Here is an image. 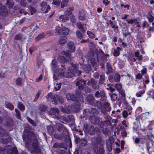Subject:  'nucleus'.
Returning a JSON list of instances; mask_svg holds the SVG:
<instances>
[{
    "mask_svg": "<svg viewBox=\"0 0 154 154\" xmlns=\"http://www.w3.org/2000/svg\"><path fill=\"white\" fill-rule=\"evenodd\" d=\"M81 90H76L75 91V94L78 97H79L80 98V100L82 102H84V99L83 96L81 95Z\"/></svg>",
    "mask_w": 154,
    "mask_h": 154,
    "instance_id": "7c9ffc66",
    "label": "nucleus"
},
{
    "mask_svg": "<svg viewBox=\"0 0 154 154\" xmlns=\"http://www.w3.org/2000/svg\"><path fill=\"white\" fill-rule=\"evenodd\" d=\"M6 133V131L0 126V137H2L4 136Z\"/></svg>",
    "mask_w": 154,
    "mask_h": 154,
    "instance_id": "5fc2aeb1",
    "label": "nucleus"
},
{
    "mask_svg": "<svg viewBox=\"0 0 154 154\" xmlns=\"http://www.w3.org/2000/svg\"><path fill=\"white\" fill-rule=\"evenodd\" d=\"M122 49V48L119 47H117V49H114L113 55L115 57H117L120 54L119 51Z\"/></svg>",
    "mask_w": 154,
    "mask_h": 154,
    "instance_id": "c9c22d12",
    "label": "nucleus"
},
{
    "mask_svg": "<svg viewBox=\"0 0 154 154\" xmlns=\"http://www.w3.org/2000/svg\"><path fill=\"white\" fill-rule=\"evenodd\" d=\"M26 119L28 122L33 126H35L36 124L35 122L29 117H27Z\"/></svg>",
    "mask_w": 154,
    "mask_h": 154,
    "instance_id": "680f3d73",
    "label": "nucleus"
},
{
    "mask_svg": "<svg viewBox=\"0 0 154 154\" xmlns=\"http://www.w3.org/2000/svg\"><path fill=\"white\" fill-rule=\"evenodd\" d=\"M45 33L44 32L38 34L35 38V41L37 42L40 39L45 37Z\"/></svg>",
    "mask_w": 154,
    "mask_h": 154,
    "instance_id": "c756f323",
    "label": "nucleus"
},
{
    "mask_svg": "<svg viewBox=\"0 0 154 154\" xmlns=\"http://www.w3.org/2000/svg\"><path fill=\"white\" fill-rule=\"evenodd\" d=\"M57 60L60 63H66L69 61L68 59L64 56H60L57 58Z\"/></svg>",
    "mask_w": 154,
    "mask_h": 154,
    "instance_id": "a878e982",
    "label": "nucleus"
},
{
    "mask_svg": "<svg viewBox=\"0 0 154 154\" xmlns=\"http://www.w3.org/2000/svg\"><path fill=\"white\" fill-rule=\"evenodd\" d=\"M41 9L42 11L45 13H47L51 9L50 6L47 5L46 2H42L40 5Z\"/></svg>",
    "mask_w": 154,
    "mask_h": 154,
    "instance_id": "9d476101",
    "label": "nucleus"
},
{
    "mask_svg": "<svg viewBox=\"0 0 154 154\" xmlns=\"http://www.w3.org/2000/svg\"><path fill=\"white\" fill-rule=\"evenodd\" d=\"M80 146H84L87 144V142L85 139H82L80 140Z\"/></svg>",
    "mask_w": 154,
    "mask_h": 154,
    "instance_id": "8fccbe9b",
    "label": "nucleus"
},
{
    "mask_svg": "<svg viewBox=\"0 0 154 154\" xmlns=\"http://www.w3.org/2000/svg\"><path fill=\"white\" fill-rule=\"evenodd\" d=\"M137 20L136 18H134L133 19H129L126 20L127 23L129 24L136 23H137Z\"/></svg>",
    "mask_w": 154,
    "mask_h": 154,
    "instance_id": "79ce46f5",
    "label": "nucleus"
},
{
    "mask_svg": "<svg viewBox=\"0 0 154 154\" xmlns=\"http://www.w3.org/2000/svg\"><path fill=\"white\" fill-rule=\"evenodd\" d=\"M86 81L83 79H81L77 81L75 84L76 86H78V88L80 90H82L84 88V85L86 84Z\"/></svg>",
    "mask_w": 154,
    "mask_h": 154,
    "instance_id": "f8f14e48",
    "label": "nucleus"
},
{
    "mask_svg": "<svg viewBox=\"0 0 154 154\" xmlns=\"http://www.w3.org/2000/svg\"><path fill=\"white\" fill-rule=\"evenodd\" d=\"M5 107L10 110H12L14 108V105L9 103H7Z\"/></svg>",
    "mask_w": 154,
    "mask_h": 154,
    "instance_id": "a18cd8bd",
    "label": "nucleus"
},
{
    "mask_svg": "<svg viewBox=\"0 0 154 154\" xmlns=\"http://www.w3.org/2000/svg\"><path fill=\"white\" fill-rule=\"evenodd\" d=\"M68 51L71 53H73L75 51V47L74 43L72 42H69L67 43Z\"/></svg>",
    "mask_w": 154,
    "mask_h": 154,
    "instance_id": "f3484780",
    "label": "nucleus"
},
{
    "mask_svg": "<svg viewBox=\"0 0 154 154\" xmlns=\"http://www.w3.org/2000/svg\"><path fill=\"white\" fill-rule=\"evenodd\" d=\"M71 108L73 111L78 112L80 109V106L77 104H73L71 106Z\"/></svg>",
    "mask_w": 154,
    "mask_h": 154,
    "instance_id": "cd10ccee",
    "label": "nucleus"
},
{
    "mask_svg": "<svg viewBox=\"0 0 154 154\" xmlns=\"http://www.w3.org/2000/svg\"><path fill=\"white\" fill-rule=\"evenodd\" d=\"M123 37H126L128 35H131V33L129 32L128 30H125L122 32Z\"/></svg>",
    "mask_w": 154,
    "mask_h": 154,
    "instance_id": "69168bd1",
    "label": "nucleus"
},
{
    "mask_svg": "<svg viewBox=\"0 0 154 154\" xmlns=\"http://www.w3.org/2000/svg\"><path fill=\"white\" fill-rule=\"evenodd\" d=\"M129 111L127 110H124L122 113V115L123 117L125 118H126L128 115H130L129 114Z\"/></svg>",
    "mask_w": 154,
    "mask_h": 154,
    "instance_id": "3c124183",
    "label": "nucleus"
},
{
    "mask_svg": "<svg viewBox=\"0 0 154 154\" xmlns=\"http://www.w3.org/2000/svg\"><path fill=\"white\" fill-rule=\"evenodd\" d=\"M69 32V29L68 28L64 27L63 29V30H62V35H67L68 34Z\"/></svg>",
    "mask_w": 154,
    "mask_h": 154,
    "instance_id": "de8ad7c7",
    "label": "nucleus"
},
{
    "mask_svg": "<svg viewBox=\"0 0 154 154\" xmlns=\"http://www.w3.org/2000/svg\"><path fill=\"white\" fill-rule=\"evenodd\" d=\"M123 106L124 107V109L126 110L129 111V115H131L132 112L133 108L128 103V101L125 100V99L124 100V101L122 102Z\"/></svg>",
    "mask_w": 154,
    "mask_h": 154,
    "instance_id": "6e6552de",
    "label": "nucleus"
},
{
    "mask_svg": "<svg viewBox=\"0 0 154 154\" xmlns=\"http://www.w3.org/2000/svg\"><path fill=\"white\" fill-rule=\"evenodd\" d=\"M15 82L17 85H20L22 84V79L21 78H18L16 79Z\"/></svg>",
    "mask_w": 154,
    "mask_h": 154,
    "instance_id": "6e6d98bb",
    "label": "nucleus"
},
{
    "mask_svg": "<svg viewBox=\"0 0 154 154\" xmlns=\"http://www.w3.org/2000/svg\"><path fill=\"white\" fill-rule=\"evenodd\" d=\"M71 64L72 66L73 67L74 70H75V72L78 75H80L82 71L78 70V66H79L78 64H74L72 62Z\"/></svg>",
    "mask_w": 154,
    "mask_h": 154,
    "instance_id": "6ab92c4d",
    "label": "nucleus"
},
{
    "mask_svg": "<svg viewBox=\"0 0 154 154\" xmlns=\"http://www.w3.org/2000/svg\"><path fill=\"white\" fill-rule=\"evenodd\" d=\"M74 10V8L73 7H69L65 11V13L66 15L68 16L71 15L72 13V11Z\"/></svg>",
    "mask_w": 154,
    "mask_h": 154,
    "instance_id": "f704fd0d",
    "label": "nucleus"
},
{
    "mask_svg": "<svg viewBox=\"0 0 154 154\" xmlns=\"http://www.w3.org/2000/svg\"><path fill=\"white\" fill-rule=\"evenodd\" d=\"M33 142L32 144V146L34 150H32V153H37L39 152L40 151V149L39 148V145L38 141L37 139L33 141Z\"/></svg>",
    "mask_w": 154,
    "mask_h": 154,
    "instance_id": "39448f33",
    "label": "nucleus"
},
{
    "mask_svg": "<svg viewBox=\"0 0 154 154\" xmlns=\"http://www.w3.org/2000/svg\"><path fill=\"white\" fill-rule=\"evenodd\" d=\"M29 13L31 15H32L33 14L35 13L36 11L35 9L33 7H30L29 9Z\"/></svg>",
    "mask_w": 154,
    "mask_h": 154,
    "instance_id": "e2e57ef3",
    "label": "nucleus"
},
{
    "mask_svg": "<svg viewBox=\"0 0 154 154\" xmlns=\"http://www.w3.org/2000/svg\"><path fill=\"white\" fill-rule=\"evenodd\" d=\"M146 17L148 19L149 22L150 23L152 22L153 20L154 17L151 14L149 16H147Z\"/></svg>",
    "mask_w": 154,
    "mask_h": 154,
    "instance_id": "338daca9",
    "label": "nucleus"
},
{
    "mask_svg": "<svg viewBox=\"0 0 154 154\" xmlns=\"http://www.w3.org/2000/svg\"><path fill=\"white\" fill-rule=\"evenodd\" d=\"M51 63L52 69H54V70L56 69L57 64V60L56 59H53Z\"/></svg>",
    "mask_w": 154,
    "mask_h": 154,
    "instance_id": "72a5a7b5",
    "label": "nucleus"
},
{
    "mask_svg": "<svg viewBox=\"0 0 154 154\" xmlns=\"http://www.w3.org/2000/svg\"><path fill=\"white\" fill-rule=\"evenodd\" d=\"M106 24L107 25L109 24L112 28H115V26L117 25V23L115 21L113 22L111 20H110L108 23H106Z\"/></svg>",
    "mask_w": 154,
    "mask_h": 154,
    "instance_id": "49530a36",
    "label": "nucleus"
},
{
    "mask_svg": "<svg viewBox=\"0 0 154 154\" xmlns=\"http://www.w3.org/2000/svg\"><path fill=\"white\" fill-rule=\"evenodd\" d=\"M61 119L66 122H70L74 120V117L73 115H69L63 116Z\"/></svg>",
    "mask_w": 154,
    "mask_h": 154,
    "instance_id": "dca6fc26",
    "label": "nucleus"
},
{
    "mask_svg": "<svg viewBox=\"0 0 154 154\" xmlns=\"http://www.w3.org/2000/svg\"><path fill=\"white\" fill-rule=\"evenodd\" d=\"M87 85L89 86L91 85L92 88L95 89H98L99 88V85L96 81L94 79H91V81H88L87 83Z\"/></svg>",
    "mask_w": 154,
    "mask_h": 154,
    "instance_id": "4468645a",
    "label": "nucleus"
},
{
    "mask_svg": "<svg viewBox=\"0 0 154 154\" xmlns=\"http://www.w3.org/2000/svg\"><path fill=\"white\" fill-rule=\"evenodd\" d=\"M119 94L121 95L122 97L123 98L122 99V100L123 102L124 101V100L125 99V100H126L125 91L123 90H122L119 91Z\"/></svg>",
    "mask_w": 154,
    "mask_h": 154,
    "instance_id": "09e8293b",
    "label": "nucleus"
},
{
    "mask_svg": "<svg viewBox=\"0 0 154 154\" xmlns=\"http://www.w3.org/2000/svg\"><path fill=\"white\" fill-rule=\"evenodd\" d=\"M145 93V90L143 89L137 92L136 94V95L137 97H142Z\"/></svg>",
    "mask_w": 154,
    "mask_h": 154,
    "instance_id": "ea45409f",
    "label": "nucleus"
},
{
    "mask_svg": "<svg viewBox=\"0 0 154 154\" xmlns=\"http://www.w3.org/2000/svg\"><path fill=\"white\" fill-rule=\"evenodd\" d=\"M106 122V121H104V122L101 121V120H100V121L97 124V125H98V126L100 128H103L104 127V123H105Z\"/></svg>",
    "mask_w": 154,
    "mask_h": 154,
    "instance_id": "4d7b16f0",
    "label": "nucleus"
},
{
    "mask_svg": "<svg viewBox=\"0 0 154 154\" xmlns=\"http://www.w3.org/2000/svg\"><path fill=\"white\" fill-rule=\"evenodd\" d=\"M79 18L80 20L82 21L86 20V22H88L87 19L86 18L85 15L81 12H80L79 13Z\"/></svg>",
    "mask_w": 154,
    "mask_h": 154,
    "instance_id": "473e14b6",
    "label": "nucleus"
},
{
    "mask_svg": "<svg viewBox=\"0 0 154 154\" xmlns=\"http://www.w3.org/2000/svg\"><path fill=\"white\" fill-rule=\"evenodd\" d=\"M106 122V121H104V122L101 121V120H100V121L97 124V125H98V126L100 128H103L104 127V123H105Z\"/></svg>",
    "mask_w": 154,
    "mask_h": 154,
    "instance_id": "13d9d810",
    "label": "nucleus"
},
{
    "mask_svg": "<svg viewBox=\"0 0 154 154\" xmlns=\"http://www.w3.org/2000/svg\"><path fill=\"white\" fill-rule=\"evenodd\" d=\"M95 96L97 97H99L100 96L101 97L102 96V95L103 97L104 96V97H106L105 93L102 91L100 92V94L99 91H97L95 93Z\"/></svg>",
    "mask_w": 154,
    "mask_h": 154,
    "instance_id": "a19ab883",
    "label": "nucleus"
},
{
    "mask_svg": "<svg viewBox=\"0 0 154 154\" xmlns=\"http://www.w3.org/2000/svg\"><path fill=\"white\" fill-rule=\"evenodd\" d=\"M8 154H18V151L17 147L14 146L11 149H8L7 151Z\"/></svg>",
    "mask_w": 154,
    "mask_h": 154,
    "instance_id": "5701e85b",
    "label": "nucleus"
},
{
    "mask_svg": "<svg viewBox=\"0 0 154 154\" xmlns=\"http://www.w3.org/2000/svg\"><path fill=\"white\" fill-rule=\"evenodd\" d=\"M53 147L54 148H63L65 149H66L67 148L65 147L64 143H59L57 142L55 143L53 145Z\"/></svg>",
    "mask_w": 154,
    "mask_h": 154,
    "instance_id": "aec40b11",
    "label": "nucleus"
},
{
    "mask_svg": "<svg viewBox=\"0 0 154 154\" xmlns=\"http://www.w3.org/2000/svg\"><path fill=\"white\" fill-rule=\"evenodd\" d=\"M106 69H107L106 74H108L113 73V70L112 65L110 63L106 62Z\"/></svg>",
    "mask_w": 154,
    "mask_h": 154,
    "instance_id": "bb28decb",
    "label": "nucleus"
},
{
    "mask_svg": "<svg viewBox=\"0 0 154 154\" xmlns=\"http://www.w3.org/2000/svg\"><path fill=\"white\" fill-rule=\"evenodd\" d=\"M87 34L88 35L89 37L91 38H95V35L91 31H87Z\"/></svg>",
    "mask_w": 154,
    "mask_h": 154,
    "instance_id": "0e129e2a",
    "label": "nucleus"
},
{
    "mask_svg": "<svg viewBox=\"0 0 154 154\" xmlns=\"http://www.w3.org/2000/svg\"><path fill=\"white\" fill-rule=\"evenodd\" d=\"M77 26L79 29L81 30L82 32L83 33H84L85 32L86 30L84 29V27L82 25V24L80 23H78L76 24Z\"/></svg>",
    "mask_w": 154,
    "mask_h": 154,
    "instance_id": "2f4dec72",
    "label": "nucleus"
},
{
    "mask_svg": "<svg viewBox=\"0 0 154 154\" xmlns=\"http://www.w3.org/2000/svg\"><path fill=\"white\" fill-rule=\"evenodd\" d=\"M18 108L21 111H23L25 109V107L24 105L21 104L19 102L18 104Z\"/></svg>",
    "mask_w": 154,
    "mask_h": 154,
    "instance_id": "864d4df0",
    "label": "nucleus"
},
{
    "mask_svg": "<svg viewBox=\"0 0 154 154\" xmlns=\"http://www.w3.org/2000/svg\"><path fill=\"white\" fill-rule=\"evenodd\" d=\"M6 7L4 6H0V18L1 17H4L6 15L7 13L6 12Z\"/></svg>",
    "mask_w": 154,
    "mask_h": 154,
    "instance_id": "4be33fe9",
    "label": "nucleus"
},
{
    "mask_svg": "<svg viewBox=\"0 0 154 154\" xmlns=\"http://www.w3.org/2000/svg\"><path fill=\"white\" fill-rule=\"evenodd\" d=\"M111 109L110 104L106 102V126H110L112 125L111 120L112 118L107 115V112H109Z\"/></svg>",
    "mask_w": 154,
    "mask_h": 154,
    "instance_id": "423d86ee",
    "label": "nucleus"
},
{
    "mask_svg": "<svg viewBox=\"0 0 154 154\" xmlns=\"http://www.w3.org/2000/svg\"><path fill=\"white\" fill-rule=\"evenodd\" d=\"M67 42V38L66 36H61L58 42L59 45H63L66 43Z\"/></svg>",
    "mask_w": 154,
    "mask_h": 154,
    "instance_id": "393cba45",
    "label": "nucleus"
},
{
    "mask_svg": "<svg viewBox=\"0 0 154 154\" xmlns=\"http://www.w3.org/2000/svg\"><path fill=\"white\" fill-rule=\"evenodd\" d=\"M114 82H117L120 81V75L118 73H116L114 76Z\"/></svg>",
    "mask_w": 154,
    "mask_h": 154,
    "instance_id": "37998d69",
    "label": "nucleus"
},
{
    "mask_svg": "<svg viewBox=\"0 0 154 154\" xmlns=\"http://www.w3.org/2000/svg\"><path fill=\"white\" fill-rule=\"evenodd\" d=\"M59 112L60 111L58 109L56 108H53L51 109L50 113V114L55 115L56 117H57Z\"/></svg>",
    "mask_w": 154,
    "mask_h": 154,
    "instance_id": "b1692460",
    "label": "nucleus"
},
{
    "mask_svg": "<svg viewBox=\"0 0 154 154\" xmlns=\"http://www.w3.org/2000/svg\"><path fill=\"white\" fill-rule=\"evenodd\" d=\"M56 127L58 131L60 132L63 130V132L64 133L68 134V129H66L63 125L59 123H57L56 124Z\"/></svg>",
    "mask_w": 154,
    "mask_h": 154,
    "instance_id": "9b49d317",
    "label": "nucleus"
},
{
    "mask_svg": "<svg viewBox=\"0 0 154 154\" xmlns=\"http://www.w3.org/2000/svg\"><path fill=\"white\" fill-rule=\"evenodd\" d=\"M101 119L97 116H95L94 118V122L93 123L95 125H97Z\"/></svg>",
    "mask_w": 154,
    "mask_h": 154,
    "instance_id": "774afa93",
    "label": "nucleus"
},
{
    "mask_svg": "<svg viewBox=\"0 0 154 154\" xmlns=\"http://www.w3.org/2000/svg\"><path fill=\"white\" fill-rule=\"evenodd\" d=\"M6 5L9 8H12L14 6V2L12 0H7Z\"/></svg>",
    "mask_w": 154,
    "mask_h": 154,
    "instance_id": "c03bdc74",
    "label": "nucleus"
},
{
    "mask_svg": "<svg viewBox=\"0 0 154 154\" xmlns=\"http://www.w3.org/2000/svg\"><path fill=\"white\" fill-rule=\"evenodd\" d=\"M102 141V139L101 137L100 136L97 137L95 139L94 143L93 146L103 145L101 143Z\"/></svg>",
    "mask_w": 154,
    "mask_h": 154,
    "instance_id": "a211bd4d",
    "label": "nucleus"
},
{
    "mask_svg": "<svg viewBox=\"0 0 154 154\" xmlns=\"http://www.w3.org/2000/svg\"><path fill=\"white\" fill-rule=\"evenodd\" d=\"M63 53L64 55L66 56V57H68V58H70L71 56V52H69L68 51H63Z\"/></svg>",
    "mask_w": 154,
    "mask_h": 154,
    "instance_id": "052dcab7",
    "label": "nucleus"
},
{
    "mask_svg": "<svg viewBox=\"0 0 154 154\" xmlns=\"http://www.w3.org/2000/svg\"><path fill=\"white\" fill-rule=\"evenodd\" d=\"M93 105L101 109L103 114H106V97L102 96L100 101H95Z\"/></svg>",
    "mask_w": 154,
    "mask_h": 154,
    "instance_id": "f257e3e1",
    "label": "nucleus"
},
{
    "mask_svg": "<svg viewBox=\"0 0 154 154\" xmlns=\"http://www.w3.org/2000/svg\"><path fill=\"white\" fill-rule=\"evenodd\" d=\"M100 130L97 128H94L93 125H91L87 133H89V134L94 135L95 132L100 133Z\"/></svg>",
    "mask_w": 154,
    "mask_h": 154,
    "instance_id": "ddd939ff",
    "label": "nucleus"
},
{
    "mask_svg": "<svg viewBox=\"0 0 154 154\" xmlns=\"http://www.w3.org/2000/svg\"><path fill=\"white\" fill-rule=\"evenodd\" d=\"M111 93H109V95L110 96L111 100L112 101H115L117 99L118 101L119 100V98L117 99V96L116 94L115 93H113L111 95H110Z\"/></svg>",
    "mask_w": 154,
    "mask_h": 154,
    "instance_id": "58836bf2",
    "label": "nucleus"
},
{
    "mask_svg": "<svg viewBox=\"0 0 154 154\" xmlns=\"http://www.w3.org/2000/svg\"><path fill=\"white\" fill-rule=\"evenodd\" d=\"M25 136L27 137V139L30 141H32L37 139L34 133L29 130H26L25 131Z\"/></svg>",
    "mask_w": 154,
    "mask_h": 154,
    "instance_id": "7ed1b4c3",
    "label": "nucleus"
},
{
    "mask_svg": "<svg viewBox=\"0 0 154 154\" xmlns=\"http://www.w3.org/2000/svg\"><path fill=\"white\" fill-rule=\"evenodd\" d=\"M86 100L88 103L91 105H93L95 101L94 98L91 95H88L87 96Z\"/></svg>",
    "mask_w": 154,
    "mask_h": 154,
    "instance_id": "412c9836",
    "label": "nucleus"
},
{
    "mask_svg": "<svg viewBox=\"0 0 154 154\" xmlns=\"http://www.w3.org/2000/svg\"><path fill=\"white\" fill-rule=\"evenodd\" d=\"M62 29L60 27L58 26L56 27V31L55 33L56 34L58 35H62Z\"/></svg>",
    "mask_w": 154,
    "mask_h": 154,
    "instance_id": "e433bc0d",
    "label": "nucleus"
},
{
    "mask_svg": "<svg viewBox=\"0 0 154 154\" xmlns=\"http://www.w3.org/2000/svg\"><path fill=\"white\" fill-rule=\"evenodd\" d=\"M114 143V139L113 137H110L108 141L106 140V149L109 152L112 151Z\"/></svg>",
    "mask_w": 154,
    "mask_h": 154,
    "instance_id": "1a4fd4ad",
    "label": "nucleus"
},
{
    "mask_svg": "<svg viewBox=\"0 0 154 154\" xmlns=\"http://www.w3.org/2000/svg\"><path fill=\"white\" fill-rule=\"evenodd\" d=\"M59 18L60 21L63 22H66L69 19L68 17L66 15H60L59 17Z\"/></svg>",
    "mask_w": 154,
    "mask_h": 154,
    "instance_id": "c85d7f7f",
    "label": "nucleus"
},
{
    "mask_svg": "<svg viewBox=\"0 0 154 154\" xmlns=\"http://www.w3.org/2000/svg\"><path fill=\"white\" fill-rule=\"evenodd\" d=\"M14 124V121L11 117H8L4 123L5 127L9 129L10 131L12 130Z\"/></svg>",
    "mask_w": 154,
    "mask_h": 154,
    "instance_id": "f03ea898",
    "label": "nucleus"
},
{
    "mask_svg": "<svg viewBox=\"0 0 154 154\" xmlns=\"http://www.w3.org/2000/svg\"><path fill=\"white\" fill-rule=\"evenodd\" d=\"M94 152L96 154H103L104 149L103 145L93 146Z\"/></svg>",
    "mask_w": 154,
    "mask_h": 154,
    "instance_id": "0eeeda50",
    "label": "nucleus"
},
{
    "mask_svg": "<svg viewBox=\"0 0 154 154\" xmlns=\"http://www.w3.org/2000/svg\"><path fill=\"white\" fill-rule=\"evenodd\" d=\"M48 106L46 105H41L39 107V109L42 112H45L47 110Z\"/></svg>",
    "mask_w": 154,
    "mask_h": 154,
    "instance_id": "4c0bfd02",
    "label": "nucleus"
},
{
    "mask_svg": "<svg viewBox=\"0 0 154 154\" xmlns=\"http://www.w3.org/2000/svg\"><path fill=\"white\" fill-rule=\"evenodd\" d=\"M105 78L104 75H101L100 76L99 81V83L100 84H103L105 82Z\"/></svg>",
    "mask_w": 154,
    "mask_h": 154,
    "instance_id": "603ef678",
    "label": "nucleus"
},
{
    "mask_svg": "<svg viewBox=\"0 0 154 154\" xmlns=\"http://www.w3.org/2000/svg\"><path fill=\"white\" fill-rule=\"evenodd\" d=\"M57 95L54 94L53 95V93L51 92L49 93L46 97V99L50 101L54 104H57Z\"/></svg>",
    "mask_w": 154,
    "mask_h": 154,
    "instance_id": "20e7f679",
    "label": "nucleus"
},
{
    "mask_svg": "<svg viewBox=\"0 0 154 154\" xmlns=\"http://www.w3.org/2000/svg\"><path fill=\"white\" fill-rule=\"evenodd\" d=\"M66 96L68 100H71L76 102H77L79 101L78 97L74 94L68 93L66 94Z\"/></svg>",
    "mask_w": 154,
    "mask_h": 154,
    "instance_id": "2eb2a0df",
    "label": "nucleus"
},
{
    "mask_svg": "<svg viewBox=\"0 0 154 154\" xmlns=\"http://www.w3.org/2000/svg\"><path fill=\"white\" fill-rule=\"evenodd\" d=\"M90 126L87 123H85L83 125V130L85 132H87L88 131L90 128Z\"/></svg>",
    "mask_w": 154,
    "mask_h": 154,
    "instance_id": "bf43d9fd",
    "label": "nucleus"
}]
</instances>
